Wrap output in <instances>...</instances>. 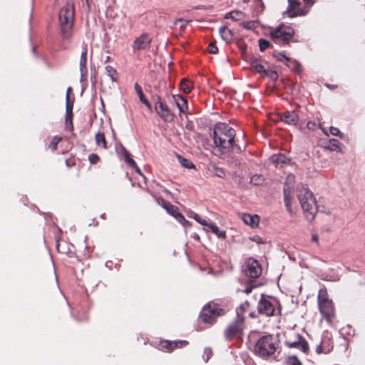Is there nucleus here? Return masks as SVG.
Returning <instances> with one entry per match:
<instances>
[{"mask_svg": "<svg viewBox=\"0 0 365 365\" xmlns=\"http://www.w3.org/2000/svg\"><path fill=\"white\" fill-rule=\"evenodd\" d=\"M321 129L326 135H329V133L325 130V128H321Z\"/></svg>", "mask_w": 365, "mask_h": 365, "instance_id": "e2e57ef3", "label": "nucleus"}, {"mask_svg": "<svg viewBox=\"0 0 365 365\" xmlns=\"http://www.w3.org/2000/svg\"><path fill=\"white\" fill-rule=\"evenodd\" d=\"M271 160L274 164H275L276 166H282L287 163V158L282 154L272 155L271 157Z\"/></svg>", "mask_w": 365, "mask_h": 365, "instance_id": "b1692460", "label": "nucleus"}, {"mask_svg": "<svg viewBox=\"0 0 365 365\" xmlns=\"http://www.w3.org/2000/svg\"><path fill=\"white\" fill-rule=\"evenodd\" d=\"M257 22L255 21H247L242 23V26L247 29H253L257 26Z\"/></svg>", "mask_w": 365, "mask_h": 365, "instance_id": "37998d69", "label": "nucleus"}, {"mask_svg": "<svg viewBox=\"0 0 365 365\" xmlns=\"http://www.w3.org/2000/svg\"><path fill=\"white\" fill-rule=\"evenodd\" d=\"M273 76H277V73L275 72L272 73L271 76L272 77Z\"/></svg>", "mask_w": 365, "mask_h": 365, "instance_id": "338daca9", "label": "nucleus"}, {"mask_svg": "<svg viewBox=\"0 0 365 365\" xmlns=\"http://www.w3.org/2000/svg\"><path fill=\"white\" fill-rule=\"evenodd\" d=\"M58 21L63 38L69 39L72 35L74 21L73 4L68 3L62 7L58 14Z\"/></svg>", "mask_w": 365, "mask_h": 365, "instance_id": "f03ea898", "label": "nucleus"}, {"mask_svg": "<svg viewBox=\"0 0 365 365\" xmlns=\"http://www.w3.org/2000/svg\"><path fill=\"white\" fill-rule=\"evenodd\" d=\"M223 309L219 308L217 305L208 304L202 309L200 313V319L205 323L212 324L215 318L223 314Z\"/></svg>", "mask_w": 365, "mask_h": 365, "instance_id": "6e6552de", "label": "nucleus"}, {"mask_svg": "<svg viewBox=\"0 0 365 365\" xmlns=\"http://www.w3.org/2000/svg\"><path fill=\"white\" fill-rule=\"evenodd\" d=\"M252 288H253L252 287H247L245 289V292L246 294H249V293H250V292H252Z\"/></svg>", "mask_w": 365, "mask_h": 365, "instance_id": "052dcab7", "label": "nucleus"}, {"mask_svg": "<svg viewBox=\"0 0 365 365\" xmlns=\"http://www.w3.org/2000/svg\"><path fill=\"white\" fill-rule=\"evenodd\" d=\"M297 197L308 220H314L317 212L316 200L312 191L304 186L297 188Z\"/></svg>", "mask_w": 365, "mask_h": 365, "instance_id": "7ed1b4c3", "label": "nucleus"}, {"mask_svg": "<svg viewBox=\"0 0 365 365\" xmlns=\"http://www.w3.org/2000/svg\"><path fill=\"white\" fill-rule=\"evenodd\" d=\"M199 223L201 224L202 225L206 227V228H205V230H207L209 229V225H210V222H207V220H201Z\"/></svg>", "mask_w": 365, "mask_h": 365, "instance_id": "3c124183", "label": "nucleus"}, {"mask_svg": "<svg viewBox=\"0 0 365 365\" xmlns=\"http://www.w3.org/2000/svg\"><path fill=\"white\" fill-rule=\"evenodd\" d=\"M125 160L130 166L136 167L135 162L130 157L129 153L127 152L125 153Z\"/></svg>", "mask_w": 365, "mask_h": 365, "instance_id": "c03bdc74", "label": "nucleus"}, {"mask_svg": "<svg viewBox=\"0 0 365 365\" xmlns=\"http://www.w3.org/2000/svg\"><path fill=\"white\" fill-rule=\"evenodd\" d=\"M134 87H135V92L138 95L140 101H142L145 97V96L143 94V92L141 86L138 83H135Z\"/></svg>", "mask_w": 365, "mask_h": 365, "instance_id": "a19ab883", "label": "nucleus"}, {"mask_svg": "<svg viewBox=\"0 0 365 365\" xmlns=\"http://www.w3.org/2000/svg\"><path fill=\"white\" fill-rule=\"evenodd\" d=\"M269 46H270V43L267 40L264 39V38H260L259 40V50L261 51H264L265 49L269 48Z\"/></svg>", "mask_w": 365, "mask_h": 365, "instance_id": "58836bf2", "label": "nucleus"}, {"mask_svg": "<svg viewBox=\"0 0 365 365\" xmlns=\"http://www.w3.org/2000/svg\"><path fill=\"white\" fill-rule=\"evenodd\" d=\"M253 240L257 243H260L262 242V238L259 236H255L253 237Z\"/></svg>", "mask_w": 365, "mask_h": 365, "instance_id": "13d9d810", "label": "nucleus"}, {"mask_svg": "<svg viewBox=\"0 0 365 365\" xmlns=\"http://www.w3.org/2000/svg\"><path fill=\"white\" fill-rule=\"evenodd\" d=\"M243 222L252 227H256L259 222V217L258 215H251L250 214H243L242 216Z\"/></svg>", "mask_w": 365, "mask_h": 365, "instance_id": "6ab92c4d", "label": "nucleus"}, {"mask_svg": "<svg viewBox=\"0 0 365 365\" xmlns=\"http://www.w3.org/2000/svg\"><path fill=\"white\" fill-rule=\"evenodd\" d=\"M96 143L98 146L102 147L106 149L107 148V143L105 138V135L103 133H98L95 136Z\"/></svg>", "mask_w": 365, "mask_h": 365, "instance_id": "bb28decb", "label": "nucleus"}, {"mask_svg": "<svg viewBox=\"0 0 365 365\" xmlns=\"http://www.w3.org/2000/svg\"><path fill=\"white\" fill-rule=\"evenodd\" d=\"M235 130L225 123H218L213 130V140L215 146L222 153L231 150L242 151L241 148L235 143Z\"/></svg>", "mask_w": 365, "mask_h": 365, "instance_id": "f257e3e1", "label": "nucleus"}, {"mask_svg": "<svg viewBox=\"0 0 365 365\" xmlns=\"http://www.w3.org/2000/svg\"><path fill=\"white\" fill-rule=\"evenodd\" d=\"M288 7L287 12L289 14V17H294L297 16H304L307 13L303 12L300 9V2L297 0H288Z\"/></svg>", "mask_w": 365, "mask_h": 365, "instance_id": "4468645a", "label": "nucleus"}, {"mask_svg": "<svg viewBox=\"0 0 365 365\" xmlns=\"http://www.w3.org/2000/svg\"><path fill=\"white\" fill-rule=\"evenodd\" d=\"M173 101L178 107L180 113H187V102L185 98L180 95L173 96Z\"/></svg>", "mask_w": 365, "mask_h": 365, "instance_id": "f3484780", "label": "nucleus"}, {"mask_svg": "<svg viewBox=\"0 0 365 365\" xmlns=\"http://www.w3.org/2000/svg\"><path fill=\"white\" fill-rule=\"evenodd\" d=\"M280 120L288 125H297L299 121V115L296 110H287L280 115Z\"/></svg>", "mask_w": 365, "mask_h": 365, "instance_id": "2eb2a0df", "label": "nucleus"}, {"mask_svg": "<svg viewBox=\"0 0 365 365\" xmlns=\"http://www.w3.org/2000/svg\"><path fill=\"white\" fill-rule=\"evenodd\" d=\"M245 328V317H236L225 331V338L228 340L232 338H239L242 334Z\"/></svg>", "mask_w": 365, "mask_h": 365, "instance_id": "0eeeda50", "label": "nucleus"}, {"mask_svg": "<svg viewBox=\"0 0 365 365\" xmlns=\"http://www.w3.org/2000/svg\"><path fill=\"white\" fill-rule=\"evenodd\" d=\"M140 102L143 103L148 108L151 109V105L145 98L140 101Z\"/></svg>", "mask_w": 365, "mask_h": 365, "instance_id": "603ef678", "label": "nucleus"}, {"mask_svg": "<svg viewBox=\"0 0 365 365\" xmlns=\"http://www.w3.org/2000/svg\"><path fill=\"white\" fill-rule=\"evenodd\" d=\"M71 91V88L68 87L66 91V103L69 102V95Z\"/></svg>", "mask_w": 365, "mask_h": 365, "instance_id": "6e6d98bb", "label": "nucleus"}, {"mask_svg": "<svg viewBox=\"0 0 365 365\" xmlns=\"http://www.w3.org/2000/svg\"><path fill=\"white\" fill-rule=\"evenodd\" d=\"M285 344L290 348H295L306 353L309 346L307 342L299 334H294L293 337H289L285 341Z\"/></svg>", "mask_w": 365, "mask_h": 365, "instance_id": "f8f14e48", "label": "nucleus"}, {"mask_svg": "<svg viewBox=\"0 0 365 365\" xmlns=\"http://www.w3.org/2000/svg\"><path fill=\"white\" fill-rule=\"evenodd\" d=\"M252 66L257 73H263L264 76H268L269 72L266 70L265 67L259 62V61L255 59L252 62Z\"/></svg>", "mask_w": 365, "mask_h": 365, "instance_id": "393cba45", "label": "nucleus"}, {"mask_svg": "<svg viewBox=\"0 0 365 365\" xmlns=\"http://www.w3.org/2000/svg\"><path fill=\"white\" fill-rule=\"evenodd\" d=\"M250 308V303L246 301L242 304L236 310L237 317H244V313Z\"/></svg>", "mask_w": 365, "mask_h": 365, "instance_id": "473e14b6", "label": "nucleus"}, {"mask_svg": "<svg viewBox=\"0 0 365 365\" xmlns=\"http://www.w3.org/2000/svg\"><path fill=\"white\" fill-rule=\"evenodd\" d=\"M274 56L278 61L285 63L289 67L293 69L295 66H298V63L295 61L291 60L282 53L274 54Z\"/></svg>", "mask_w": 365, "mask_h": 365, "instance_id": "4be33fe9", "label": "nucleus"}, {"mask_svg": "<svg viewBox=\"0 0 365 365\" xmlns=\"http://www.w3.org/2000/svg\"><path fill=\"white\" fill-rule=\"evenodd\" d=\"M342 144L336 139L329 140L328 148L332 151L340 152Z\"/></svg>", "mask_w": 365, "mask_h": 365, "instance_id": "c85d7f7f", "label": "nucleus"}, {"mask_svg": "<svg viewBox=\"0 0 365 365\" xmlns=\"http://www.w3.org/2000/svg\"><path fill=\"white\" fill-rule=\"evenodd\" d=\"M329 132H330V133L331 135H335V136H338L340 138H343L344 136V134L341 132H340L339 128H337L336 127H334V126H331L330 127Z\"/></svg>", "mask_w": 365, "mask_h": 365, "instance_id": "ea45409f", "label": "nucleus"}, {"mask_svg": "<svg viewBox=\"0 0 365 365\" xmlns=\"http://www.w3.org/2000/svg\"><path fill=\"white\" fill-rule=\"evenodd\" d=\"M87 51L85 50L81 53V59H80V71H81V81H83L87 75Z\"/></svg>", "mask_w": 365, "mask_h": 365, "instance_id": "a211bd4d", "label": "nucleus"}, {"mask_svg": "<svg viewBox=\"0 0 365 365\" xmlns=\"http://www.w3.org/2000/svg\"><path fill=\"white\" fill-rule=\"evenodd\" d=\"M72 109H73V103L68 102L66 103V126L72 130L73 129V123H72Z\"/></svg>", "mask_w": 365, "mask_h": 365, "instance_id": "412c9836", "label": "nucleus"}, {"mask_svg": "<svg viewBox=\"0 0 365 365\" xmlns=\"http://www.w3.org/2000/svg\"><path fill=\"white\" fill-rule=\"evenodd\" d=\"M286 365H302L299 360L294 356H288L285 361Z\"/></svg>", "mask_w": 365, "mask_h": 365, "instance_id": "c9c22d12", "label": "nucleus"}, {"mask_svg": "<svg viewBox=\"0 0 365 365\" xmlns=\"http://www.w3.org/2000/svg\"><path fill=\"white\" fill-rule=\"evenodd\" d=\"M318 304L322 315L328 322H331L334 317V308L332 301L328 299L326 289H320L319 291Z\"/></svg>", "mask_w": 365, "mask_h": 365, "instance_id": "423d86ee", "label": "nucleus"}, {"mask_svg": "<svg viewBox=\"0 0 365 365\" xmlns=\"http://www.w3.org/2000/svg\"><path fill=\"white\" fill-rule=\"evenodd\" d=\"M178 159L181 165L185 168H192L194 165L189 160L182 158L180 155H178Z\"/></svg>", "mask_w": 365, "mask_h": 365, "instance_id": "f704fd0d", "label": "nucleus"}, {"mask_svg": "<svg viewBox=\"0 0 365 365\" xmlns=\"http://www.w3.org/2000/svg\"><path fill=\"white\" fill-rule=\"evenodd\" d=\"M212 350L210 348H205V350H204V355H203L204 358L206 357L205 359V361H207L208 359L212 356Z\"/></svg>", "mask_w": 365, "mask_h": 365, "instance_id": "49530a36", "label": "nucleus"}, {"mask_svg": "<svg viewBox=\"0 0 365 365\" xmlns=\"http://www.w3.org/2000/svg\"><path fill=\"white\" fill-rule=\"evenodd\" d=\"M168 208H169V210L168 211V212L172 215V216H175L178 212V208L174 206V205H168Z\"/></svg>", "mask_w": 365, "mask_h": 365, "instance_id": "de8ad7c7", "label": "nucleus"}, {"mask_svg": "<svg viewBox=\"0 0 365 365\" xmlns=\"http://www.w3.org/2000/svg\"><path fill=\"white\" fill-rule=\"evenodd\" d=\"M62 140V138L61 137H58V136H54L51 142V143L49 144V148L52 150H56V148H57V145H58V143Z\"/></svg>", "mask_w": 365, "mask_h": 365, "instance_id": "4c0bfd02", "label": "nucleus"}, {"mask_svg": "<svg viewBox=\"0 0 365 365\" xmlns=\"http://www.w3.org/2000/svg\"><path fill=\"white\" fill-rule=\"evenodd\" d=\"M133 168L135 169L137 173H138L139 174H140L142 175V174L140 173V170L137 165H136V167H133Z\"/></svg>", "mask_w": 365, "mask_h": 365, "instance_id": "680f3d73", "label": "nucleus"}, {"mask_svg": "<svg viewBox=\"0 0 365 365\" xmlns=\"http://www.w3.org/2000/svg\"><path fill=\"white\" fill-rule=\"evenodd\" d=\"M264 181V178L262 175L256 174L251 177L250 183L254 185H260Z\"/></svg>", "mask_w": 365, "mask_h": 365, "instance_id": "72a5a7b5", "label": "nucleus"}, {"mask_svg": "<svg viewBox=\"0 0 365 365\" xmlns=\"http://www.w3.org/2000/svg\"><path fill=\"white\" fill-rule=\"evenodd\" d=\"M89 161L91 164H95L99 160V157L96 154H91L89 155Z\"/></svg>", "mask_w": 365, "mask_h": 365, "instance_id": "09e8293b", "label": "nucleus"}, {"mask_svg": "<svg viewBox=\"0 0 365 365\" xmlns=\"http://www.w3.org/2000/svg\"><path fill=\"white\" fill-rule=\"evenodd\" d=\"M277 339L272 335L262 336L256 342L255 353L262 358H266L274 354L277 349Z\"/></svg>", "mask_w": 365, "mask_h": 365, "instance_id": "20e7f679", "label": "nucleus"}, {"mask_svg": "<svg viewBox=\"0 0 365 365\" xmlns=\"http://www.w3.org/2000/svg\"><path fill=\"white\" fill-rule=\"evenodd\" d=\"M208 51L210 53H214V54L217 53L218 48H217L215 43H213V42L210 43V44L208 45Z\"/></svg>", "mask_w": 365, "mask_h": 365, "instance_id": "a18cd8bd", "label": "nucleus"}, {"mask_svg": "<svg viewBox=\"0 0 365 365\" xmlns=\"http://www.w3.org/2000/svg\"><path fill=\"white\" fill-rule=\"evenodd\" d=\"M257 310L259 314L269 317L274 314V306L269 299L262 295L258 302Z\"/></svg>", "mask_w": 365, "mask_h": 365, "instance_id": "ddd939ff", "label": "nucleus"}, {"mask_svg": "<svg viewBox=\"0 0 365 365\" xmlns=\"http://www.w3.org/2000/svg\"><path fill=\"white\" fill-rule=\"evenodd\" d=\"M193 218L198 222H200L201 220L200 217L197 214H195Z\"/></svg>", "mask_w": 365, "mask_h": 365, "instance_id": "bf43d9fd", "label": "nucleus"}, {"mask_svg": "<svg viewBox=\"0 0 365 365\" xmlns=\"http://www.w3.org/2000/svg\"><path fill=\"white\" fill-rule=\"evenodd\" d=\"M245 17V14L240 11H232L227 13L225 18V19H232L234 21H240Z\"/></svg>", "mask_w": 365, "mask_h": 365, "instance_id": "a878e982", "label": "nucleus"}, {"mask_svg": "<svg viewBox=\"0 0 365 365\" xmlns=\"http://www.w3.org/2000/svg\"><path fill=\"white\" fill-rule=\"evenodd\" d=\"M151 39L147 35H142L134 41V50H143L148 47Z\"/></svg>", "mask_w": 365, "mask_h": 365, "instance_id": "dca6fc26", "label": "nucleus"}, {"mask_svg": "<svg viewBox=\"0 0 365 365\" xmlns=\"http://www.w3.org/2000/svg\"><path fill=\"white\" fill-rule=\"evenodd\" d=\"M312 240L316 243L319 242V237L317 234L313 233L312 235Z\"/></svg>", "mask_w": 365, "mask_h": 365, "instance_id": "5fc2aeb1", "label": "nucleus"}, {"mask_svg": "<svg viewBox=\"0 0 365 365\" xmlns=\"http://www.w3.org/2000/svg\"><path fill=\"white\" fill-rule=\"evenodd\" d=\"M250 317H255V315H254V314H253L252 312H251V313L250 314Z\"/></svg>", "mask_w": 365, "mask_h": 365, "instance_id": "69168bd1", "label": "nucleus"}, {"mask_svg": "<svg viewBox=\"0 0 365 365\" xmlns=\"http://www.w3.org/2000/svg\"><path fill=\"white\" fill-rule=\"evenodd\" d=\"M315 0H304V2L309 6H312L314 4Z\"/></svg>", "mask_w": 365, "mask_h": 365, "instance_id": "4d7b16f0", "label": "nucleus"}, {"mask_svg": "<svg viewBox=\"0 0 365 365\" xmlns=\"http://www.w3.org/2000/svg\"><path fill=\"white\" fill-rule=\"evenodd\" d=\"M155 110L164 121L168 123L173 121V113L170 111L169 108L162 102L159 96L157 97V101L155 103Z\"/></svg>", "mask_w": 365, "mask_h": 365, "instance_id": "9b49d317", "label": "nucleus"}, {"mask_svg": "<svg viewBox=\"0 0 365 365\" xmlns=\"http://www.w3.org/2000/svg\"><path fill=\"white\" fill-rule=\"evenodd\" d=\"M162 201V206L167 210V212L169 210V208H168V205H173L172 204H170V202H165L163 200H161Z\"/></svg>", "mask_w": 365, "mask_h": 365, "instance_id": "864d4df0", "label": "nucleus"}, {"mask_svg": "<svg viewBox=\"0 0 365 365\" xmlns=\"http://www.w3.org/2000/svg\"><path fill=\"white\" fill-rule=\"evenodd\" d=\"M187 24L188 21H184L181 19H179L175 21L174 24L175 26H179L180 30H183Z\"/></svg>", "mask_w": 365, "mask_h": 365, "instance_id": "79ce46f5", "label": "nucleus"}, {"mask_svg": "<svg viewBox=\"0 0 365 365\" xmlns=\"http://www.w3.org/2000/svg\"><path fill=\"white\" fill-rule=\"evenodd\" d=\"M176 220H178L180 224L183 226L187 227L190 225V223L187 220H186L184 216L180 213L179 212L174 216Z\"/></svg>", "mask_w": 365, "mask_h": 365, "instance_id": "e433bc0d", "label": "nucleus"}, {"mask_svg": "<svg viewBox=\"0 0 365 365\" xmlns=\"http://www.w3.org/2000/svg\"><path fill=\"white\" fill-rule=\"evenodd\" d=\"M294 31L289 26L281 24L280 26L270 29L269 36L272 41L280 45L287 44L293 37Z\"/></svg>", "mask_w": 365, "mask_h": 365, "instance_id": "39448f33", "label": "nucleus"}, {"mask_svg": "<svg viewBox=\"0 0 365 365\" xmlns=\"http://www.w3.org/2000/svg\"><path fill=\"white\" fill-rule=\"evenodd\" d=\"M316 350L318 354L327 353L329 351V349L325 350L323 348V343L321 345L318 346Z\"/></svg>", "mask_w": 365, "mask_h": 365, "instance_id": "8fccbe9b", "label": "nucleus"}, {"mask_svg": "<svg viewBox=\"0 0 365 365\" xmlns=\"http://www.w3.org/2000/svg\"><path fill=\"white\" fill-rule=\"evenodd\" d=\"M187 344V341L185 340L176 341H164L163 347L166 348L168 351H172L175 348H180Z\"/></svg>", "mask_w": 365, "mask_h": 365, "instance_id": "aec40b11", "label": "nucleus"}, {"mask_svg": "<svg viewBox=\"0 0 365 365\" xmlns=\"http://www.w3.org/2000/svg\"><path fill=\"white\" fill-rule=\"evenodd\" d=\"M209 230H210L213 233H215L218 237L220 238H225L226 237V232L225 231L220 230L218 227L212 223L210 222L209 225Z\"/></svg>", "mask_w": 365, "mask_h": 365, "instance_id": "cd10ccee", "label": "nucleus"}, {"mask_svg": "<svg viewBox=\"0 0 365 365\" xmlns=\"http://www.w3.org/2000/svg\"><path fill=\"white\" fill-rule=\"evenodd\" d=\"M294 182H295L294 175L292 174H289L287 176L285 182H284V200L285 206L289 212H292L291 199H292V192Z\"/></svg>", "mask_w": 365, "mask_h": 365, "instance_id": "9d476101", "label": "nucleus"}, {"mask_svg": "<svg viewBox=\"0 0 365 365\" xmlns=\"http://www.w3.org/2000/svg\"><path fill=\"white\" fill-rule=\"evenodd\" d=\"M210 171L214 175H215V176H217L218 178H223L225 176V170L222 168H218V167H217L215 165H211V167L210 168Z\"/></svg>", "mask_w": 365, "mask_h": 365, "instance_id": "c756f323", "label": "nucleus"}, {"mask_svg": "<svg viewBox=\"0 0 365 365\" xmlns=\"http://www.w3.org/2000/svg\"><path fill=\"white\" fill-rule=\"evenodd\" d=\"M105 69L107 76L110 78L112 81H116L118 77L116 70L110 66H106Z\"/></svg>", "mask_w": 365, "mask_h": 365, "instance_id": "7c9ffc66", "label": "nucleus"}, {"mask_svg": "<svg viewBox=\"0 0 365 365\" xmlns=\"http://www.w3.org/2000/svg\"><path fill=\"white\" fill-rule=\"evenodd\" d=\"M110 56H107L106 57L105 60H104V62H105V63H107V62L110 61Z\"/></svg>", "mask_w": 365, "mask_h": 365, "instance_id": "0e129e2a", "label": "nucleus"}, {"mask_svg": "<svg viewBox=\"0 0 365 365\" xmlns=\"http://www.w3.org/2000/svg\"><path fill=\"white\" fill-rule=\"evenodd\" d=\"M192 83L187 79H182L180 83V89L185 93H189L192 90Z\"/></svg>", "mask_w": 365, "mask_h": 365, "instance_id": "2f4dec72", "label": "nucleus"}, {"mask_svg": "<svg viewBox=\"0 0 365 365\" xmlns=\"http://www.w3.org/2000/svg\"><path fill=\"white\" fill-rule=\"evenodd\" d=\"M243 272L250 278H257L261 274L262 268L257 260L250 258L245 262Z\"/></svg>", "mask_w": 365, "mask_h": 365, "instance_id": "1a4fd4ad", "label": "nucleus"}, {"mask_svg": "<svg viewBox=\"0 0 365 365\" xmlns=\"http://www.w3.org/2000/svg\"><path fill=\"white\" fill-rule=\"evenodd\" d=\"M221 38L226 42H230L232 40L233 34L231 30L226 26L221 27L219 30Z\"/></svg>", "mask_w": 365, "mask_h": 365, "instance_id": "5701e85b", "label": "nucleus"}]
</instances>
